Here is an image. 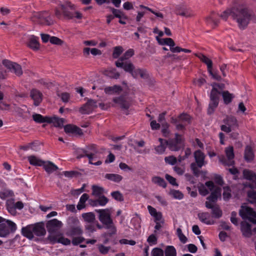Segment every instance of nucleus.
Returning <instances> with one entry per match:
<instances>
[{
	"label": "nucleus",
	"mask_w": 256,
	"mask_h": 256,
	"mask_svg": "<svg viewBox=\"0 0 256 256\" xmlns=\"http://www.w3.org/2000/svg\"><path fill=\"white\" fill-rule=\"evenodd\" d=\"M217 189H218L220 192V188L216 186L214 183L210 181L206 182L205 185L202 184L198 187L199 192L202 196H206L208 194L209 191L212 192V193L216 192Z\"/></svg>",
	"instance_id": "obj_12"
},
{
	"label": "nucleus",
	"mask_w": 256,
	"mask_h": 256,
	"mask_svg": "<svg viewBox=\"0 0 256 256\" xmlns=\"http://www.w3.org/2000/svg\"><path fill=\"white\" fill-rule=\"evenodd\" d=\"M104 92L108 94L119 93L122 91V88L118 86H108L104 88Z\"/></svg>",
	"instance_id": "obj_31"
},
{
	"label": "nucleus",
	"mask_w": 256,
	"mask_h": 256,
	"mask_svg": "<svg viewBox=\"0 0 256 256\" xmlns=\"http://www.w3.org/2000/svg\"><path fill=\"white\" fill-rule=\"evenodd\" d=\"M164 160L166 163L169 164L174 165L176 162L177 160L176 158L174 156H169L166 157Z\"/></svg>",
	"instance_id": "obj_55"
},
{
	"label": "nucleus",
	"mask_w": 256,
	"mask_h": 256,
	"mask_svg": "<svg viewBox=\"0 0 256 256\" xmlns=\"http://www.w3.org/2000/svg\"><path fill=\"white\" fill-rule=\"evenodd\" d=\"M22 235L30 240H32L34 236H43L46 233L44 225L40 223L29 224L22 229Z\"/></svg>",
	"instance_id": "obj_2"
},
{
	"label": "nucleus",
	"mask_w": 256,
	"mask_h": 256,
	"mask_svg": "<svg viewBox=\"0 0 256 256\" xmlns=\"http://www.w3.org/2000/svg\"><path fill=\"white\" fill-rule=\"evenodd\" d=\"M82 216L84 220L88 224L92 222L95 220V215L92 212L84 213Z\"/></svg>",
	"instance_id": "obj_37"
},
{
	"label": "nucleus",
	"mask_w": 256,
	"mask_h": 256,
	"mask_svg": "<svg viewBox=\"0 0 256 256\" xmlns=\"http://www.w3.org/2000/svg\"><path fill=\"white\" fill-rule=\"evenodd\" d=\"M98 249L102 254H107L110 250V246H106L102 244L98 245Z\"/></svg>",
	"instance_id": "obj_62"
},
{
	"label": "nucleus",
	"mask_w": 256,
	"mask_h": 256,
	"mask_svg": "<svg viewBox=\"0 0 256 256\" xmlns=\"http://www.w3.org/2000/svg\"><path fill=\"white\" fill-rule=\"evenodd\" d=\"M226 158L224 156H218L220 162L224 166H232L234 164V152L232 146H228L225 149Z\"/></svg>",
	"instance_id": "obj_9"
},
{
	"label": "nucleus",
	"mask_w": 256,
	"mask_h": 256,
	"mask_svg": "<svg viewBox=\"0 0 256 256\" xmlns=\"http://www.w3.org/2000/svg\"><path fill=\"white\" fill-rule=\"evenodd\" d=\"M232 18L238 24V28L244 29L248 25L250 14L246 8L242 7L232 8Z\"/></svg>",
	"instance_id": "obj_1"
},
{
	"label": "nucleus",
	"mask_w": 256,
	"mask_h": 256,
	"mask_svg": "<svg viewBox=\"0 0 256 256\" xmlns=\"http://www.w3.org/2000/svg\"><path fill=\"white\" fill-rule=\"evenodd\" d=\"M106 228L108 230H109V234L110 235L114 234H116V228L113 222V221L112 222V223L107 224L104 225Z\"/></svg>",
	"instance_id": "obj_49"
},
{
	"label": "nucleus",
	"mask_w": 256,
	"mask_h": 256,
	"mask_svg": "<svg viewBox=\"0 0 256 256\" xmlns=\"http://www.w3.org/2000/svg\"><path fill=\"white\" fill-rule=\"evenodd\" d=\"M48 122L53 124L56 127H60L63 125L64 120L57 117H49Z\"/></svg>",
	"instance_id": "obj_33"
},
{
	"label": "nucleus",
	"mask_w": 256,
	"mask_h": 256,
	"mask_svg": "<svg viewBox=\"0 0 256 256\" xmlns=\"http://www.w3.org/2000/svg\"><path fill=\"white\" fill-rule=\"evenodd\" d=\"M96 200L90 199L88 200L89 204L92 206H104L108 202V200L104 196L97 197Z\"/></svg>",
	"instance_id": "obj_16"
},
{
	"label": "nucleus",
	"mask_w": 256,
	"mask_h": 256,
	"mask_svg": "<svg viewBox=\"0 0 256 256\" xmlns=\"http://www.w3.org/2000/svg\"><path fill=\"white\" fill-rule=\"evenodd\" d=\"M104 192V190L102 188L97 186H92V195L95 197H98L102 196Z\"/></svg>",
	"instance_id": "obj_39"
},
{
	"label": "nucleus",
	"mask_w": 256,
	"mask_h": 256,
	"mask_svg": "<svg viewBox=\"0 0 256 256\" xmlns=\"http://www.w3.org/2000/svg\"><path fill=\"white\" fill-rule=\"evenodd\" d=\"M42 166L45 170L48 173H52L58 169V167L56 165L48 161L46 162H44V164Z\"/></svg>",
	"instance_id": "obj_30"
},
{
	"label": "nucleus",
	"mask_w": 256,
	"mask_h": 256,
	"mask_svg": "<svg viewBox=\"0 0 256 256\" xmlns=\"http://www.w3.org/2000/svg\"><path fill=\"white\" fill-rule=\"evenodd\" d=\"M28 159L30 164L33 166H42L44 164V161L34 156H28Z\"/></svg>",
	"instance_id": "obj_34"
},
{
	"label": "nucleus",
	"mask_w": 256,
	"mask_h": 256,
	"mask_svg": "<svg viewBox=\"0 0 256 256\" xmlns=\"http://www.w3.org/2000/svg\"><path fill=\"white\" fill-rule=\"evenodd\" d=\"M221 193L218 189L211 194L206 202V206L208 208L212 209V214L214 217L219 218L222 216V212L218 206L215 205V202L218 198H220Z\"/></svg>",
	"instance_id": "obj_3"
},
{
	"label": "nucleus",
	"mask_w": 256,
	"mask_h": 256,
	"mask_svg": "<svg viewBox=\"0 0 256 256\" xmlns=\"http://www.w3.org/2000/svg\"><path fill=\"white\" fill-rule=\"evenodd\" d=\"M158 142L160 144L155 146L154 150L156 153L158 154H162L165 151L166 146L167 145V142L161 138L158 139Z\"/></svg>",
	"instance_id": "obj_27"
},
{
	"label": "nucleus",
	"mask_w": 256,
	"mask_h": 256,
	"mask_svg": "<svg viewBox=\"0 0 256 256\" xmlns=\"http://www.w3.org/2000/svg\"><path fill=\"white\" fill-rule=\"evenodd\" d=\"M11 201H8L7 202V208L8 212L12 215H14L16 214V208H14V206L12 204Z\"/></svg>",
	"instance_id": "obj_61"
},
{
	"label": "nucleus",
	"mask_w": 256,
	"mask_h": 256,
	"mask_svg": "<svg viewBox=\"0 0 256 256\" xmlns=\"http://www.w3.org/2000/svg\"><path fill=\"white\" fill-rule=\"evenodd\" d=\"M212 87L210 94V102L208 108V112L211 114L213 112L214 110L218 106L219 100V95L220 92L216 89V86H220L216 83H213L211 84Z\"/></svg>",
	"instance_id": "obj_7"
},
{
	"label": "nucleus",
	"mask_w": 256,
	"mask_h": 256,
	"mask_svg": "<svg viewBox=\"0 0 256 256\" xmlns=\"http://www.w3.org/2000/svg\"><path fill=\"white\" fill-rule=\"evenodd\" d=\"M89 196L87 194H84L80 198L79 202L76 206L78 210H82L86 208V202L89 200Z\"/></svg>",
	"instance_id": "obj_28"
},
{
	"label": "nucleus",
	"mask_w": 256,
	"mask_h": 256,
	"mask_svg": "<svg viewBox=\"0 0 256 256\" xmlns=\"http://www.w3.org/2000/svg\"><path fill=\"white\" fill-rule=\"evenodd\" d=\"M176 234H177L180 241L182 243L185 244L186 242L188 239H187L186 237L182 234V230L180 228H177Z\"/></svg>",
	"instance_id": "obj_50"
},
{
	"label": "nucleus",
	"mask_w": 256,
	"mask_h": 256,
	"mask_svg": "<svg viewBox=\"0 0 256 256\" xmlns=\"http://www.w3.org/2000/svg\"><path fill=\"white\" fill-rule=\"evenodd\" d=\"M198 216L202 222L206 224H212L214 223V220L211 219L210 216L208 212L200 213L198 214Z\"/></svg>",
	"instance_id": "obj_22"
},
{
	"label": "nucleus",
	"mask_w": 256,
	"mask_h": 256,
	"mask_svg": "<svg viewBox=\"0 0 256 256\" xmlns=\"http://www.w3.org/2000/svg\"><path fill=\"white\" fill-rule=\"evenodd\" d=\"M62 226V223L61 221L54 218L48 222L47 223V228L50 232H53Z\"/></svg>",
	"instance_id": "obj_15"
},
{
	"label": "nucleus",
	"mask_w": 256,
	"mask_h": 256,
	"mask_svg": "<svg viewBox=\"0 0 256 256\" xmlns=\"http://www.w3.org/2000/svg\"><path fill=\"white\" fill-rule=\"evenodd\" d=\"M86 229L88 232L92 233L96 231L95 224L89 223L86 225Z\"/></svg>",
	"instance_id": "obj_60"
},
{
	"label": "nucleus",
	"mask_w": 256,
	"mask_h": 256,
	"mask_svg": "<svg viewBox=\"0 0 256 256\" xmlns=\"http://www.w3.org/2000/svg\"><path fill=\"white\" fill-rule=\"evenodd\" d=\"M30 96L34 101V104L38 106L42 100V93L36 90H32L30 92Z\"/></svg>",
	"instance_id": "obj_20"
},
{
	"label": "nucleus",
	"mask_w": 256,
	"mask_h": 256,
	"mask_svg": "<svg viewBox=\"0 0 256 256\" xmlns=\"http://www.w3.org/2000/svg\"><path fill=\"white\" fill-rule=\"evenodd\" d=\"M132 76L134 78H137L138 76L142 78H146L148 76L146 71L144 69L134 68L133 72H132Z\"/></svg>",
	"instance_id": "obj_26"
},
{
	"label": "nucleus",
	"mask_w": 256,
	"mask_h": 256,
	"mask_svg": "<svg viewBox=\"0 0 256 256\" xmlns=\"http://www.w3.org/2000/svg\"><path fill=\"white\" fill-rule=\"evenodd\" d=\"M60 6L62 10L64 16L66 18L72 19L76 18L78 20L82 18V14L80 12H75L74 13H72L68 12V9L72 10L74 8V5L70 2L66 1L63 4H62Z\"/></svg>",
	"instance_id": "obj_5"
},
{
	"label": "nucleus",
	"mask_w": 256,
	"mask_h": 256,
	"mask_svg": "<svg viewBox=\"0 0 256 256\" xmlns=\"http://www.w3.org/2000/svg\"><path fill=\"white\" fill-rule=\"evenodd\" d=\"M152 256H164V252L160 248H154L152 251Z\"/></svg>",
	"instance_id": "obj_58"
},
{
	"label": "nucleus",
	"mask_w": 256,
	"mask_h": 256,
	"mask_svg": "<svg viewBox=\"0 0 256 256\" xmlns=\"http://www.w3.org/2000/svg\"><path fill=\"white\" fill-rule=\"evenodd\" d=\"M34 18H36V20L40 24L50 26L54 24V20L49 14L46 12H37L34 14Z\"/></svg>",
	"instance_id": "obj_11"
},
{
	"label": "nucleus",
	"mask_w": 256,
	"mask_h": 256,
	"mask_svg": "<svg viewBox=\"0 0 256 256\" xmlns=\"http://www.w3.org/2000/svg\"><path fill=\"white\" fill-rule=\"evenodd\" d=\"M236 119L234 117H228L226 119V124L230 128L234 126L236 124Z\"/></svg>",
	"instance_id": "obj_64"
},
{
	"label": "nucleus",
	"mask_w": 256,
	"mask_h": 256,
	"mask_svg": "<svg viewBox=\"0 0 256 256\" xmlns=\"http://www.w3.org/2000/svg\"><path fill=\"white\" fill-rule=\"evenodd\" d=\"M254 155L252 148L247 146L245 150L244 158L248 162L252 160L254 158Z\"/></svg>",
	"instance_id": "obj_40"
},
{
	"label": "nucleus",
	"mask_w": 256,
	"mask_h": 256,
	"mask_svg": "<svg viewBox=\"0 0 256 256\" xmlns=\"http://www.w3.org/2000/svg\"><path fill=\"white\" fill-rule=\"evenodd\" d=\"M123 52V49L122 46H118L114 48L112 56L114 58H117Z\"/></svg>",
	"instance_id": "obj_52"
},
{
	"label": "nucleus",
	"mask_w": 256,
	"mask_h": 256,
	"mask_svg": "<svg viewBox=\"0 0 256 256\" xmlns=\"http://www.w3.org/2000/svg\"><path fill=\"white\" fill-rule=\"evenodd\" d=\"M166 180L172 186H178V184L176 182V179L172 176L166 174L165 176Z\"/></svg>",
	"instance_id": "obj_54"
},
{
	"label": "nucleus",
	"mask_w": 256,
	"mask_h": 256,
	"mask_svg": "<svg viewBox=\"0 0 256 256\" xmlns=\"http://www.w3.org/2000/svg\"><path fill=\"white\" fill-rule=\"evenodd\" d=\"M49 238L54 243L58 242L64 245H69L70 244V240L62 236L58 238H54L52 236H50Z\"/></svg>",
	"instance_id": "obj_32"
},
{
	"label": "nucleus",
	"mask_w": 256,
	"mask_h": 256,
	"mask_svg": "<svg viewBox=\"0 0 256 256\" xmlns=\"http://www.w3.org/2000/svg\"><path fill=\"white\" fill-rule=\"evenodd\" d=\"M168 194L172 198L180 200L184 198L183 194L178 190H176L174 189L170 190Z\"/></svg>",
	"instance_id": "obj_35"
},
{
	"label": "nucleus",
	"mask_w": 256,
	"mask_h": 256,
	"mask_svg": "<svg viewBox=\"0 0 256 256\" xmlns=\"http://www.w3.org/2000/svg\"><path fill=\"white\" fill-rule=\"evenodd\" d=\"M97 106L98 105L96 101L92 100H90L88 101L84 107H88L90 109H93L97 108Z\"/></svg>",
	"instance_id": "obj_57"
},
{
	"label": "nucleus",
	"mask_w": 256,
	"mask_h": 256,
	"mask_svg": "<svg viewBox=\"0 0 256 256\" xmlns=\"http://www.w3.org/2000/svg\"><path fill=\"white\" fill-rule=\"evenodd\" d=\"M190 119V116L187 114H182L178 118V120L182 122H189Z\"/></svg>",
	"instance_id": "obj_59"
},
{
	"label": "nucleus",
	"mask_w": 256,
	"mask_h": 256,
	"mask_svg": "<svg viewBox=\"0 0 256 256\" xmlns=\"http://www.w3.org/2000/svg\"><path fill=\"white\" fill-rule=\"evenodd\" d=\"M152 182L158 185L165 188L166 186V184L164 180L159 176H154L152 178Z\"/></svg>",
	"instance_id": "obj_42"
},
{
	"label": "nucleus",
	"mask_w": 256,
	"mask_h": 256,
	"mask_svg": "<svg viewBox=\"0 0 256 256\" xmlns=\"http://www.w3.org/2000/svg\"><path fill=\"white\" fill-rule=\"evenodd\" d=\"M148 210L150 216L154 218V222L164 220L162 213L150 206H148Z\"/></svg>",
	"instance_id": "obj_17"
},
{
	"label": "nucleus",
	"mask_w": 256,
	"mask_h": 256,
	"mask_svg": "<svg viewBox=\"0 0 256 256\" xmlns=\"http://www.w3.org/2000/svg\"><path fill=\"white\" fill-rule=\"evenodd\" d=\"M32 118L36 122L39 123L48 122L49 118L48 116L43 117L40 114H34L32 116Z\"/></svg>",
	"instance_id": "obj_43"
},
{
	"label": "nucleus",
	"mask_w": 256,
	"mask_h": 256,
	"mask_svg": "<svg viewBox=\"0 0 256 256\" xmlns=\"http://www.w3.org/2000/svg\"><path fill=\"white\" fill-rule=\"evenodd\" d=\"M244 176L247 180L252 181L250 190L248 192V200L250 203L256 204V175L253 172L245 170L243 172Z\"/></svg>",
	"instance_id": "obj_4"
},
{
	"label": "nucleus",
	"mask_w": 256,
	"mask_h": 256,
	"mask_svg": "<svg viewBox=\"0 0 256 256\" xmlns=\"http://www.w3.org/2000/svg\"><path fill=\"white\" fill-rule=\"evenodd\" d=\"M105 178L115 182H119L122 180V176L118 174H106Z\"/></svg>",
	"instance_id": "obj_41"
},
{
	"label": "nucleus",
	"mask_w": 256,
	"mask_h": 256,
	"mask_svg": "<svg viewBox=\"0 0 256 256\" xmlns=\"http://www.w3.org/2000/svg\"><path fill=\"white\" fill-rule=\"evenodd\" d=\"M112 11L114 14L113 16H114V18L116 17L119 18H126V16L120 10L117 9L112 8Z\"/></svg>",
	"instance_id": "obj_51"
},
{
	"label": "nucleus",
	"mask_w": 256,
	"mask_h": 256,
	"mask_svg": "<svg viewBox=\"0 0 256 256\" xmlns=\"http://www.w3.org/2000/svg\"><path fill=\"white\" fill-rule=\"evenodd\" d=\"M6 222L7 224L10 226L12 231H15L16 229V224L13 222L4 218L0 216V224Z\"/></svg>",
	"instance_id": "obj_46"
},
{
	"label": "nucleus",
	"mask_w": 256,
	"mask_h": 256,
	"mask_svg": "<svg viewBox=\"0 0 256 256\" xmlns=\"http://www.w3.org/2000/svg\"><path fill=\"white\" fill-rule=\"evenodd\" d=\"M3 65L9 69L12 72L16 75L20 76L22 74V72L20 65L16 63L12 62L8 60H4L2 61Z\"/></svg>",
	"instance_id": "obj_13"
},
{
	"label": "nucleus",
	"mask_w": 256,
	"mask_h": 256,
	"mask_svg": "<svg viewBox=\"0 0 256 256\" xmlns=\"http://www.w3.org/2000/svg\"><path fill=\"white\" fill-rule=\"evenodd\" d=\"M239 214L244 220L256 224V212L251 208L244 204L242 205Z\"/></svg>",
	"instance_id": "obj_6"
},
{
	"label": "nucleus",
	"mask_w": 256,
	"mask_h": 256,
	"mask_svg": "<svg viewBox=\"0 0 256 256\" xmlns=\"http://www.w3.org/2000/svg\"><path fill=\"white\" fill-rule=\"evenodd\" d=\"M134 54V52L132 50L130 49L128 50H127L124 56L121 57L120 58H123V60L128 59L132 57Z\"/></svg>",
	"instance_id": "obj_63"
},
{
	"label": "nucleus",
	"mask_w": 256,
	"mask_h": 256,
	"mask_svg": "<svg viewBox=\"0 0 256 256\" xmlns=\"http://www.w3.org/2000/svg\"><path fill=\"white\" fill-rule=\"evenodd\" d=\"M86 156L88 158L90 164L100 166L102 164V161L98 160L97 156L94 154H86Z\"/></svg>",
	"instance_id": "obj_36"
},
{
	"label": "nucleus",
	"mask_w": 256,
	"mask_h": 256,
	"mask_svg": "<svg viewBox=\"0 0 256 256\" xmlns=\"http://www.w3.org/2000/svg\"><path fill=\"white\" fill-rule=\"evenodd\" d=\"M64 132L69 134L81 135L82 132L79 128L72 124H68L64 127Z\"/></svg>",
	"instance_id": "obj_18"
},
{
	"label": "nucleus",
	"mask_w": 256,
	"mask_h": 256,
	"mask_svg": "<svg viewBox=\"0 0 256 256\" xmlns=\"http://www.w3.org/2000/svg\"><path fill=\"white\" fill-rule=\"evenodd\" d=\"M104 75L110 78L118 79L120 77V74L116 70L112 68H108L104 72Z\"/></svg>",
	"instance_id": "obj_29"
},
{
	"label": "nucleus",
	"mask_w": 256,
	"mask_h": 256,
	"mask_svg": "<svg viewBox=\"0 0 256 256\" xmlns=\"http://www.w3.org/2000/svg\"><path fill=\"white\" fill-rule=\"evenodd\" d=\"M12 232L6 222L0 224V237H7Z\"/></svg>",
	"instance_id": "obj_21"
},
{
	"label": "nucleus",
	"mask_w": 256,
	"mask_h": 256,
	"mask_svg": "<svg viewBox=\"0 0 256 256\" xmlns=\"http://www.w3.org/2000/svg\"><path fill=\"white\" fill-rule=\"evenodd\" d=\"M241 230L246 237H250L252 234L250 225L246 221L241 223Z\"/></svg>",
	"instance_id": "obj_24"
},
{
	"label": "nucleus",
	"mask_w": 256,
	"mask_h": 256,
	"mask_svg": "<svg viewBox=\"0 0 256 256\" xmlns=\"http://www.w3.org/2000/svg\"><path fill=\"white\" fill-rule=\"evenodd\" d=\"M224 103L226 104H230L234 98L233 94L228 91H224L222 93Z\"/></svg>",
	"instance_id": "obj_38"
},
{
	"label": "nucleus",
	"mask_w": 256,
	"mask_h": 256,
	"mask_svg": "<svg viewBox=\"0 0 256 256\" xmlns=\"http://www.w3.org/2000/svg\"><path fill=\"white\" fill-rule=\"evenodd\" d=\"M166 256H176V248L173 246H168L165 250Z\"/></svg>",
	"instance_id": "obj_47"
},
{
	"label": "nucleus",
	"mask_w": 256,
	"mask_h": 256,
	"mask_svg": "<svg viewBox=\"0 0 256 256\" xmlns=\"http://www.w3.org/2000/svg\"><path fill=\"white\" fill-rule=\"evenodd\" d=\"M165 113L163 112L159 114L158 117V122L161 124L162 126H167L168 123L165 120Z\"/></svg>",
	"instance_id": "obj_53"
},
{
	"label": "nucleus",
	"mask_w": 256,
	"mask_h": 256,
	"mask_svg": "<svg viewBox=\"0 0 256 256\" xmlns=\"http://www.w3.org/2000/svg\"><path fill=\"white\" fill-rule=\"evenodd\" d=\"M96 212L98 214V219L104 226L107 224H110L113 221L111 218V212L110 209L96 210Z\"/></svg>",
	"instance_id": "obj_10"
},
{
	"label": "nucleus",
	"mask_w": 256,
	"mask_h": 256,
	"mask_svg": "<svg viewBox=\"0 0 256 256\" xmlns=\"http://www.w3.org/2000/svg\"><path fill=\"white\" fill-rule=\"evenodd\" d=\"M140 217L136 215L132 218L130 222L134 226V228H138L140 227Z\"/></svg>",
	"instance_id": "obj_48"
},
{
	"label": "nucleus",
	"mask_w": 256,
	"mask_h": 256,
	"mask_svg": "<svg viewBox=\"0 0 256 256\" xmlns=\"http://www.w3.org/2000/svg\"><path fill=\"white\" fill-rule=\"evenodd\" d=\"M116 65L118 68H122L126 72H130L131 74L135 68L134 66L130 61H124L123 58H120L116 62Z\"/></svg>",
	"instance_id": "obj_14"
},
{
	"label": "nucleus",
	"mask_w": 256,
	"mask_h": 256,
	"mask_svg": "<svg viewBox=\"0 0 256 256\" xmlns=\"http://www.w3.org/2000/svg\"><path fill=\"white\" fill-rule=\"evenodd\" d=\"M182 138L181 136L176 134V138H175V142L176 144H170L169 146L170 148L172 150L176 151L178 150V149L180 148L182 144Z\"/></svg>",
	"instance_id": "obj_23"
},
{
	"label": "nucleus",
	"mask_w": 256,
	"mask_h": 256,
	"mask_svg": "<svg viewBox=\"0 0 256 256\" xmlns=\"http://www.w3.org/2000/svg\"><path fill=\"white\" fill-rule=\"evenodd\" d=\"M113 102L116 105L123 109H127L130 106V103L122 96L114 98Z\"/></svg>",
	"instance_id": "obj_19"
},
{
	"label": "nucleus",
	"mask_w": 256,
	"mask_h": 256,
	"mask_svg": "<svg viewBox=\"0 0 256 256\" xmlns=\"http://www.w3.org/2000/svg\"><path fill=\"white\" fill-rule=\"evenodd\" d=\"M38 38L34 36H31L29 37V42L28 46L34 50H38L40 48V44L38 42Z\"/></svg>",
	"instance_id": "obj_25"
},
{
	"label": "nucleus",
	"mask_w": 256,
	"mask_h": 256,
	"mask_svg": "<svg viewBox=\"0 0 256 256\" xmlns=\"http://www.w3.org/2000/svg\"><path fill=\"white\" fill-rule=\"evenodd\" d=\"M230 190L228 187L224 188L223 198L224 200H228L230 198Z\"/></svg>",
	"instance_id": "obj_56"
},
{
	"label": "nucleus",
	"mask_w": 256,
	"mask_h": 256,
	"mask_svg": "<svg viewBox=\"0 0 256 256\" xmlns=\"http://www.w3.org/2000/svg\"><path fill=\"white\" fill-rule=\"evenodd\" d=\"M194 155L196 163H192L190 164V168L194 172L196 173L198 170V167L201 168L202 166H205L207 162L205 161L206 156L201 150H196L194 152Z\"/></svg>",
	"instance_id": "obj_8"
},
{
	"label": "nucleus",
	"mask_w": 256,
	"mask_h": 256,
	"mask_svg": "<svg viewBox=\"0 0 256 256\" xmlns=\"http://www.w3.org/2000/svg\"><path fill=\"white\" fill-rule=\"evenodd\" d=\"M198 57L202 61L207 65L208 70L210 68H212V62L210 60L202 54H200L198 56Z\"/></svg>",
	"instance_id": "obj_44"
},
{
	"label": "nucleus",
	"mask_w": 256,
	"mask_h": 256,
	"mask_svg": "<svg viewBox=\"0 0 256 256\" xmlns=\"http://www.w3.org/2000/svg\"><path fill=\"white\" fill-rule=\"evenodd\" d=\"M198 57L202 61L207 65L208 70L210 68H212V62L210 60L202 54H200L198 56Z\"/></svg>",
	"instance_id": "obj_45"
}]
</instances>
